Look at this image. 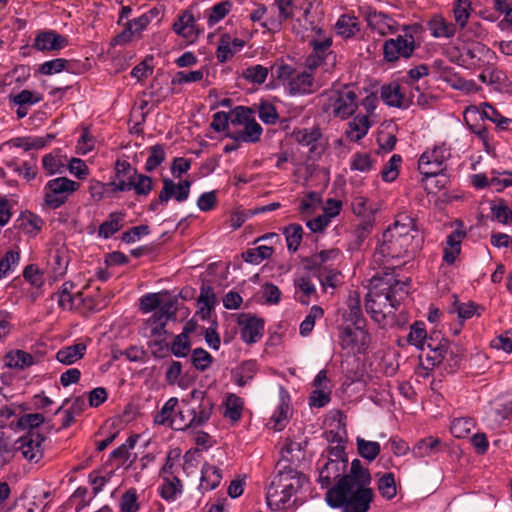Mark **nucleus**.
Instances as JSON below:
<instances>
[{"mask_svg": "<svg viewBox=\"0 0 512 512\" xmlns=\"http://www.w3.org/2000/svg\"><path fill=\"white\" fill-rule=\"evenodd\" d=\"M179 400L176 397L169 398L161 410L154 416V423L161 426L171 427L174 415L177 413Z\"/></svg>", "mask_w": 512, "mask_h": 512, "instance_id": "obj_44", "label": "nucleus"}, {"mask_svg": "<svg viewBox=\"0 0 512 512\" xmlns=\"http://www.w3.org/2000/svg\"><path fill=\"white\" fill-rule=\"evenodd\" d=\"M440 439L429 436L419 440L412 448L414 458L421 459L431 457L439 451Z\"/></svg>", "mask_w": 512, "mask_h": 512, "instance_id": "obj_42", "label": "nucleus"}, {"mask_svg": "<svg viewBox=\"0 0 512 512\" xmlns=\"http://www.w3.org/2000/svg\"><path fill=\"white\" fill-rule=\"evenodd\" d=\"M476 422L471 417H459L453 419L450 432L456 438H465L475 427Z\"/></svg>", "mask_w": 512, "mask_h": 512, "instance_id": "obj_57", "label": "nucleus"}, {"mask_svg": "<svg viewBox=\"0 0 512 512\" xmlns=\"http://www.w3.org/2000/svg\"><path fill=\"white\" fill-rule=\"evenodd\" d=\"M316 35L317 38L310 41L312 52L306 58V68L313 71L321 67L324 71L329 72L337 63V54L331 49L333 39L321 28L316 30Z\"/></svg>", "mask_w": 512, "mask_h": 512, "instance_id": "obj_4", "label": "nucleus"}, {"mask_svg": "<svg viewBox=\"0 0 512 512\" xmlns=\"http://www.w3.org/2000/svg\"><path fill=\"white\" fill-rule=\"evenodd\" d=\"M351 207L354 215L362 220H375V215L379 210V205L363 195L353 197Z\"/></svg>", "mask_w": 512, "mask_h": 512, "instance_id": "obj_34", "label": "nucleus"}, {"mask_svg": "<svg viewBox=\"0 0 512 512\" xmlns=\"http://www.w3.org/2000/svg\"><path fill=\"white\" fill-rule=\"evenodd\" d=\"M153 189V181L151 177L137 174L131 182H121L118 187V191L125 192L134 190L138 196H148Z\"/></svg>", "mask_w": 512, "mask_h": 512, "instance_id": "obj_35", "label": "nucleus"}, {"mask_svg": "<svg viewBox=\"0 0 512 512\" xmlns=\"http://www.w3.org/2000/svg\"><path fill=\"white\" fill-rule=\"evenodd\" d=\"M245 46V41L238 37H232L229 33H224L220 36L217 49L216 58L219 63H226L240 52Z\"/></svg>", "mask_w": 512, "mask_h": 512, "instance_id": "obj_21", "label": "nucleus"}, {"mask_svg": "<svg viewBox=\"0 0 512 512\" xmlns=\"http://www.w3.org/2000/svg\"><path fill=\"white\" fill-rule=\"evenodd\" d=\"M495 59V53L480 42L466 43L459 56V64L466 68H480L490 64Z\"/></svg>", "mask_w": 512, "mask_h": 512, "instance_id": "obj_10", "label": "nucleus"}, {"mask_svg": "<svg viewBox=\"0 0 512 512\" xmlns=\"http://www.w3.org/2000/svg\"><path fill=\"white\" fill-rule=\"evenodd\" d=\"M136 169L126 160L118 159L115 162V179L110 185L114 192H119L118 187L121 182H131L136 176Z\"/></svg>", "mask_w": 512, "mask_h": 512, "instance_id": "obj_43", "label": "nucleus"}, {"mask_svg": "<svg viewBox=\"0 0 512 512\" xmlns=\"http://www.w3.org/2000/svg\"><path fill=\"white\" fill-rule=\"evenodd\" d=\"M295 299L301 304L308 305L317 298L316 286L309 274L296 275L294 278Z\"/></svg>", "mask_w": 512, "mask_h": 512, "instance_id": "obj_26", "label": "nucleus"}, {"mask_svg": "<svg viewBox=\"0 0 512 512\" xmlns=\"http://www.w3.org/2000/svg\"><path fill=\"white\" fill-rule=\"evenodd\" d=\"M231 123L234 125H242L243 129L231 136L236 141L245 143H256L260 140L263 128L256 121L252 109L237 106L231 112Z\"/></svg>", "mask_w": 512, "mask_h": 512, "instance_id": "obj_9", "label": "nucleus"}, {"mask_svg": "<svg viewBox=\"0 0 512 512\" xmlns=\"http://www.w3.org/2000/svg\"><path fill=\"white\" fill-rule=\"evenodd\" d=\"M358 107V96L350 86L332 90L327 99L326 111L335 118L345 120L349 118Z\"/></svg>", "mask_w": 512, "mask_h": 512, "instance_id": "obj_8", "label": "nucleus"}, {"mask_svg": "<svg viewBox=\"0 0 512 512\" xmlns=\"http://www.w3.org/2000/svg\"><path fill=\"white\" fill-rule=\"evenodd\" d=\"M287 89L292 95L313 93L317 86L312 71H297Z\"/></svg>", "mask_w": 512, "mask_h": 512, "instance_id": "obj_28", "label": "nucleus"}, {"mask_svg": "<svg viewBox=\"0 0 512 512\" xmlns=\"http://www.w3.org/2000/svg\"><path fill=\"white\" fill-rule=\"evenodd\" d=\"M43 208L54 210L64 204V177L52 179L46 183L43 189Z\"/></svg>", "mask_w": 512, "mask_h": 512, "instance_id": "obj_19", "label": "nucleus"}, {"mask_svg": "<svg viewBox=\"0 0 512 512\" xmlns=\"http://www.w3.org/2000/svg\"><path fill=\"white\" fill-rule=\"evenodd\" d=\"M5 364L9 368L23 370L34 364V357L23 350L11 351L5 356Z\"/></svg>", "mask_w": 512, "mask_h": 512, "instance_id": "obj_48", "label": "nucleus"}, {"mask_svg": "<svg viewBox=\"0 0 512 512\" xmlns=\"http://www.w3.org/2000/svg\"><path fill=\"white\" fill-rule=\"evenodd\" d=\"M64 166V156L61 148L45 154L42 158V167L47 175H54L61 171Z\"/></svg>", "mask_w": 512, "mask_h": 512, "instance_id": "obj_49", "label": "nucleus"}, {"mask_svg": "<svg viewBox=\"0 0 512 512\" xmlns=\"http://www.w3.org/2000/svg\"><path fill=\"white\" fill-rule=\"evenodd\" d=\"M224 407V417L232 422H238L242 417L244 400L236 394H229L224 401Z\"/></svg>", "mask_w": 512, "mask_h": 512, "instance_id": "obj_47", "label": "nucleus"}, {"mask_svg": "<svg viewBox=\"0 0 512 512\" xmlns=\"http://www.w3.org/2000/svg\"><path fill=\"white\" fill-rule=\"evenodd\" d=\"M233 3L230 0L220 1L204 11V18L208 27H213L222 21L232 10Z\"/></svg>", "mask_w": 512, "mask_h": 512, "instance_id": "obj_39", "label": "nucleus"}, {"mask_svg": "<svg viewBox=\"0 0 512 512\" xmlns=\"http://www.w3.org/2000/svg\"><path fill=\"white\" fill-rule=\"evenodd\" d=\"M480 115L482 119H486L495 124L497 131H507L512 124V119L503 116L493 105L488 102H483L479 105L468 106L463 113L465 123H468L469 118H475Z\"/></svg>", "mask_w": 512, "mask_h": 512, "instance_id": "obj_11", "label": "nucleus"}, {"mask_svg": "<svg viewBox=\"0 0 512 512\" xmlns=\"http://www.w3.org/2000/svg\"><path fill=\"white\" fill-rule=\"evenodd\" d=\"M153 11L144 13L141 16L134 18L126 23L125 29L114 38L115 45H125L133 40L137 35H140L151 22Z\"/></svg>", "mask_w": 512, "mask_h": 512, "instance_id": "obj_18", "label": "nucleus"}, {"mask_svg": "<svg viewBox=\"0 0 512 512\" xmlns=\"http://www.w3.org/2000/svg\"><path fill=\"white\" fill-rule=\"evenodd\" d=\"M182 364L179 361H171L165 372V381L169 385H178L182 389L188 387V382L181 377Z\"/></svg>", "mask_w": 512, "mask_h": 512, "instance_id": "obj_58", "label": "nucleus"}, {"mask_svg": "<svg viewBox=\"0 0 512 512\" xmlns=\"http://www.w3.org/2000/svg\"><path fill=\"white\" fill-rule=\"evenodd\" d=\"M39 438V435H37ZM18 452L28 461L38 462L41 457L40 441L33 439V434L22 436L17 440Z\"/></svg>", "mask_w": 512, "mask_h": 512, "instance_id": "obj_36", "label": "nucleus"}, {"mask_svg": "<svg viewBox=\"0 0 512 512\" xmlns=\"http://www.w3.org/2000/svg\"><path fill=\"white\" fill-rule=\"evenodd\" d=\"M381 99L386 105L400 109H408L413 103L410 87L398 82L382 86Z\"/></svg>", "mask_w": 512, "mask_h": 512, "instance_id": "obj_13", "label": "nucleus"}, {"mask_svg": "<svg viewBox=\"0 0 512 512\" xmlns=\"http://www.w3.org/2000/svg\"><path fill=\"white\" fill-rule=\"evenodd\" d=\"M119 507L122 512H138L141 504L137 489L132 487L126 490L119 500Z\"/></svg>", "mask_w": 512, "mask_h": 512, "instance_id": "obj_59", "label": "nucleus"}, {"mask_svg": "<svg viewBox=\"0 0 512 512\" xmlns=\"http://www.w3.org/2000/svg\"><path fill=\"white\" fill-rule=\"evenodd\" d=\"M222 480V471L211 464H204L201 469L200 488L204 491L214 490Z\"/></svg>", "mask_w": 512, "mask_h": 512, "instance_id": "obj_38", "label": "nucleus"}, {"mask_svg": "<svg viewBox=\"0 0 512 512\" xmlns=\"http://www.w3.org/2000/svg\"><path fill=\"white\" fill-rule=\"evenodd\" d=\"M471 12L472 7L470 0H455L453 4V16L456 27L459 26L463 29L468 23Z\"/></svg>", "mask_w": 512, "mask_h": 512, "instance_id": "obj_52", "label": "nucleus"}, {"mask_svg": "<svg viewBox=\"0 0 512 512\" xmlns=\"http://www.w3.org/2000/svg\"><path fill=\"white\" fill-rule=\"evenodd\" d=\"M195 25L196 20L192 11L185 10L178 15V18L174 22L172 29L177 35L183 38L193 39L197 36Z\"/></svg>", "mask_w": 512, "mask_h": 512, "instance_id": "obj_33", "label": "nucleus"}, {"mask_svg": "<svg viewBox=\"0 0 512 512\" xmlns=\"http://www.w3.org/2000/svg\"><path fill=\"white\" fill-rule=\"evenodd\" d=\"M402 164V157L399 154H393L384 164L381 170V178L384 182H393L397 179Z\"/></svg>", "mask_w": 512, "mask_h": 512, "instance_id": "obj_61", "label": "nucleus"}, {"mask_svg": "<svg viewBox=\"0 0 512 512\" xmlns=\"http://www.w3.org/2000/svg\"><path fill=\"white\" fill-rule=\"evenodd\" d=\"M76 132L79 133L75 146L76 154L84 156L93 151L96 145V138L91 131V126L81 124L77 127Z\"/></svg>", "mask_w": 512, "mask_h": 512, "instance_id": "obj_37", "label": "nucleus"}, {"mask_svg": "<svg viewBox=\"0 0 512 512\" xmlns=\"http://www.w3.org/2000/svg\"><path fill=\"white\" fill-rule=\"evenodd\" d=\"M292 416L291 397L283 386L279 388V402L270 417V424L275 431H282Z\"/></svg>", "mask_w": 512, "mask_h": 512, "instance_id": "obj_16", "label": "nucleus"}, {"mask_svg": "<svg viewBox=\"0 0 512 512\" xmlns=\"http://www.w3.org/2000/svg\"><path fill=\"white\" fill-rule=\"evenodd\" d=\"M51 138V135H48L47 138L37 136L16 137L4 142L1 147L21 148L24 151L39 150L44 148Z\"/></svg>", "mask_w": 512, "mask_h": 512, "instance_id": "obj_32", "label": "nucleus"}, {"mask_svg": "<svg viewBox=\"0 0 512 512\" xmlns=\"http://www.w3.org/2000/svg\"><path fill=\"white\" fill-rule=\"evenodd\" d=\"M336 36L344 41L357 39L361 34L362 25L360 19L353 11L341 14L334 26Z\"/></svg>", "mask_w": 512, "mask_h": 512, "instance_id": "obj_15", "label": "nucleus"}, {"mask_svg": "<svg viewBox=\"0 0 512 512\" xmlns=\"http://www.w3.org/2000/svg\"><path fill=\"white\" fill-rule=\"evenodd\" d=\"M293 135L299 144L308 146L311 150L317 148L318 142L322 138V133L319 127L299 129L294 131Z\"/></svg>", "mask_w": 512, "mask_h": 512, "instance_id": "obj_46", "label": "nucleus"}, {"mask_svg": "<svg viewBox=\"0 0 512 512\" xmlns=\"http://www.w3.org/2000/svg\"><path fill=\"white\" fill-rule=\"evenodd\" d=\"M366 21L368 27L381 36L394 34L398 31L397 21L383 12L370 10L366 15Z\"/></svg>", "mask_w": 512, "mask_h": 512, "instance_id": "obj_20", "label": "nucleus"}, {"mask_svg": "<svg viewBox=\"0 0 512 512\" xmlns=\"http://www.w3.org/2000/svg\"><path fill=\"white\" fill-rule=\"evenodd\" d=\"M418 30V25H407L403 27V35L384 41L383 59L388 63H396L401 58L409 59L419 46L414 37Z\"/></svg>", "mask_w": 512, "mask_h": 512, "instance_id": "obj_6", "label": "nucleus"}, {"mask_svg": "<svg viewBox=\"0 0 512 512\" xmlns=\"http://www.w3.org/2000/svg\"><path fill=\"white\" fill-rule=\"evenodd\" d=\"M428 29L434 38H452L457 32L456 24L440 14H435L428 21Z\"/></svg>", "mask_w": 512, "mask_h": 512, "instance_id": "obj_31", "label": "nucleus"}, {"mask_svg": "<svg viewBox=\"0 0 512 512\" xmlns=\"http://www.w3.org/2000/svg\"><path fill=\"white\" fill-rule=\"evenodd\" d=\"M307 478L298 471L288 468L279 471L272 479L266 492V502L271 510H284L292 505V497L307 483Z\"/></svg>", "mask_w": 512, "mask_h": 512, "instance_id": "obj_3", "label": "nucleus"}, {"mask_svg": "<svg viewBox=\"0 0 512 512\" xmlns=\"http://www.w3.org/2000/svg\"><path fill=\"white\" fill-rule=\"evenodd\" d=\"M236 323L239 327L241 340L252 345L261 340L264 334V320L251 314L240 313L237 315Z\"/></svg>", "mask_w": 512, "mask_h": 512, "instance_id": "obj_12", "label": "nucleus"}, {"mask_svg": "<svg viewBox=\"0 0 512 512\" xmlns=\"http://www.w3.org/2000/svg\"><path fill=\"white\" fill-rule=\"evenodd\" d=\"M213 404L209 399H202L197 407H192V416L194 417V427H199L206 423L212 414Z\"/></svg>", "mask_w": 512, "mask_h": 512, "instance_id": "obj_63", "label": "nucleus"}, {"mask_svg": "<svg viewBox=\"0 0 512 512\" xmlns=\"http://www.w3.org/2000/svg\"><path fill=\"white\" fill-rule=\"evenodd\" d=\"M62 38L53 31L40 32L34 42V47L39 51H50L61 47Z\"/></svg>", "mask_w": 512, "mask_h": 512, "instance_id": "obj_50", "label": "nucleus"}, {"mask_svg": "<svg viewBox=\"0 0 512 512\" xmlns=\"http://www.w3.org/2000/svg\"><path fill=\"white\" fill-rule=\"evenodd\" d=\"M124 218L125 214L121 212L109 214L107 220L99 226L98 235L105 239L110 238L122 228Z\"/></svg>", "mask_w": 512, "mask_h": 512, "instance_id": "obj_45", "label": "nucleus"}, {"mask_svg": "<svg viewBox=\"0 0 512 512\" xmlns=\"http://www.w3.org/2000/svg\"><path fill=\"white\" fill-rule=\"evenodd\" d=\"M370 484L369 470L360 460L354 459L350 472L328 489L326 501L330 507L340 508L342 512H367L374 498Z\"/></svg>", "mask_w": 512, "mask_h": 512, "instance_id": "obj_1", "label": "nucleus"}, {"mask_svg": "<svg viewBox=\"0 0 512 512\" xmlns=\"http://www.w3.org/2000/svg\"><path fill=\"white\" fill-rule=\"evenodd\" d=\"M163 187L159 194V200L161 203H167L171 198H174L178 202H184L190 195L191 181L183 180L175 183L169 178L162 180Z\"/></svg>", "mask_w": 512, "mask_h": 512, "instance_id": "obj_17", "label": "nucleus"}, {"mask_svg": "<svg viewBox=\"0 0 512 512\" xmlns=\"http://www.w3.org/2000/svg\"><path fill=\"white\" fill-rule=\"evenodd\" d=\"M62 259H63V251L62 247L59 245H54L50 247L47 251V265L50 267L51 271L54 273V277L57 279L64 275V270H62Z\"/></svg>", "mask_w": 512, "mask_h": 512, "instance_id": "obj_54", "label": "nucleus"}, {"mask_svg": "<svg viewBox=\"0 0 512 512\" xmlns=\"http://www.w3.org/2000/svg\"><path fill=\"white\" fill-rule=\"evenodd\" d=\"M274 5L278 8V20L269 19L261 22V26L270 31L280 30L282 22L292 19L295 11L294 0H275Z\"/></svg>", "mask_w": 512, "mask_h": 512, "instance_id": "obj_29", "label": "nucleus"}, {"mask_svg": "<svg viewBox=\"0 0 512 512\" xmlns=\"http://www.w3.org/2000/svg\"><path fill=\"white\" fill-rule=\"evenodd\" d=\"M370 342L369 333L360 327L347 326L342 329L340 345L353 354L364 353Z\"/></svg>", "mask_w": 512, "mask_h": 512, "instance_id": "obj_14", "label": "nucleus"}, {"mask_svg": "<svg viewBox=\"0 0 512 512\" xmlns=\"http://www.w3.org/2000/svg\"><path fill=\"white\" fill-rule=\"evenodd\" d=\"M189 427H194V417L192 416V406L186 401L182 400L177 413L172 420L171 429L182 431Z\"/></svg>", "mask_w": 512, "mask_h": 512, "instance_id": "obj_41", "label": "nucleus"}, {"mask_svg": "<svg viewBox=\"0 0 512 512\" xmlns=\"http://www.w3.org/2000/svg\"><path fill=\"white\" fill-rule=\"evenodd\" d=\"M356 445L359 455L368 460H375L381 451V446L376 441H368L361 437L356 438Z\"/></svg>", "mask_w": 512, "mask_h": 512, "instance_id": "obj_55", "label": "nucleus"}, {"mask_svg": "<svg viewBox=\"0 0 512 512\" xmlns=\"http://www.w3.org/2000/svg\"><path fill=\"white\" fill-rule=\"evenodd\" d=\"M323 316L324 310L322 309V307L318 305L312 306L309 310V313L306 315L305 319L300 324V335L303 337L309 336L315 326L316 320L321 319Z\"/></svg>", "mask_w": 512, "mask_h": 512, "instance_id": "obj_62", "label": "nucleus"}, {"mask_svg": "<svg viewBox=\"0 0 512 512\" xmlns=\"http://www.w3.org/2000/svg\"><path fill=\"white\" fill-rule=\"evenodd\" d=\"M192 366L200 371L204 372L210 368L213 363L212 355L203 348H195L190 357Z\"/></svg>", "mask_w": 512, "mask_h": 512, "instance_id": "obj_64", "label": "nucleus"}, {"mask_svg": "<svg viewBox=\"0 0 512 512\" xmlns=\"http://www.w3.org/2000/svg\"><path fill=\"white\" fill-rule=\"evenodd\" d=\"M385 232L391 233L399 238H413V241H415L417 229L414 219L409 215L402 213L397 215L393 225L388 227Z\"/></svg>", "mask_w": 512, "mask_h": 512, "instance_id": "obj_30", "label": "nucleus"}, {"mask_svg": "<svg viewBox=\"0 0 512 512\" xmlns=\"http://www.w3.org/2000/svg\"><path fill=\"white\" fill-rule=\"evenodd\" d=\"M466 237V232L463 230L452 231L445 240L442 249V260L447 265H453L457 261L461 253V245Z\"/></svg>", "mask_w": 512, "mask_h": 512, "instance_id": "obj_23", "label": "nucleus"}, {"mask_svg": "<svg viewBox=\"0 0 512 512\" xmlns=\"http://www.w3.org/2000/svg\"><path fill=\"white\" fill-rule=\"evenodd\" d=\"M283 234L286 238L287 249L294 253L298 250L303 239V228L300 224H290L285 227Z\"/></svg>", "mask_w": 512, "mask_h": 512, "instance_id": "obj_53", "label": "nucleus"}, {"mask_svg": "<svg viewBox=\"0 0 512 512\" xmlns=\"http://www.w3.org/2000/svg\"><path fill=\"white\" fill-rule=\"evenodd\" d=\"M348 460H337L331 458L319 470V482L322 487H329L333 481L337 482L346 474Z\"/></svg>", "mask_w": 512, "mask_h": 512, "instance_id": "obj_22", "label": "nucleus"}, {"mask_svg": "<svg viewBox=\"0 0 512 512\" xmlns=\"http://www.w3.org/2000/svg\"><path fill=\"white\" fill-rule=\"evenodd\" d=\"M450 157L451 148L447 143H435L420 155L418 170L426 178L437 176L445 170L446 161Z\"/></svg>", "mask_w": 512, "mask_h": 512, "instance_id": "obj_7", "label": "nucleus"}, {"mask_svg": "<svg viewBox=\"0 0 512 512\" xmlns=\"http://www.w3.org/2000/svg\"><path fill=\"white\" fill-rule=\"evenodd\" d=\"M418 244L413 238H399L391 233L384 231L381 243L376 247L373 254V260L379 266L386 265L391 259L406 257L414 252Z\"/></svg>", "mask_w": 512, "mask_h": 512, "instance_id": "obj_5", "label": "nucleus"}, {"mask_svg": "<svg viewBox=\"0 0 512 512\" xmlns=\"http://www.w3.org/2000/svg\"><path fill=\"white\" fill-rule=\"evenodd\" d=\"M408 292V284L404 281L374 276L365 298L366 312L375 322L384 325L386 317L394 313Z\"/></svg>", "mask_w": 512, "mask_h": 512, "instance_id": "obj_2", "label": "nucleus"}, {"mask_svg": "<svg viewBox=\"0 0 512 512\" xmlns=\"http://www.w3.org/2000/svg\"><path fill=\"white\" fill-rule=\"evenodd\" d=\"M317 277L322 290L328 292V289L334 290L342 283V274L339 270L328 266L317 269Z\"/></svg>", "mask_w": 512, "mask_h": 512, "instance_id": "obj_40", "label": "nucleus"}, {"mask_svg": "<svg viewBox=\"0 0 512 512\" xmlns=\"http://www.w3.org/2000/svg\"><path fill=\"white\" fill-rule=\"evenodd\" d=\"M407 341L409 344L421 350L427 347L433 352H439V356L442 355L443 347L441 345H433L432 340L427 339L425 324L423 322H415L411 326Z\"/></svg>", "mask_w": 512, "mask_h": 512, "instance_id": "obj_27", "label": "nucleus"}, {"mask_svg": "<svg viewBox=\"0 0 512 512\" xmlns=\"http://www.w3.org/2000/svg\"><path fill=\"white\" fill-rule=\"evenodd\" d=\"M191 349V342L187 331L176 335L171 343V353L178 358L186 357Z\"/></svg>", "mask_w": 512, "mask_h": 512, "instance_id": "obj_60", "label": "nucleus"}, {"mask_svg": "<svg viewBox=\"0 0 512 512\" xmlns=\"http://www.w3.org/2000/svg\"><path fill=\"white\" fill-rule=\"evenodd\" d=\"M375 225V220H362L353 230L354 239L350 243L352 249H358L364 240L370 235Z\"/></svg>", "mask_w": 512, "mask_h": 512, "instance_id": "obj_56", "label": "nucleus"}, {"mask_svg": "<svg viewBox=\"0 0 512 512\" xmlns=\"http://www.w3.org/2000/svg\"><path fill=\"white\" fill-rule=\"evenodd\" d=\"M373 125L369 115L358 113L348 123L345 130L346 137L352 142H358L363 139Z\"/></svg>", "mask_w": 512, "mask_h": 512, "instance_id": "obj_25", "label": "nucleus"}, {"mask_svg": "<svg viewBox=\"0 0 512 512\" xmlns=\"http://www.w3.org/2000/svg\"><path fill=\"white\" fill-rule=\"evenodd\" d=\"M491 218L501 224H508L512 221V208L504 199L493 201L490 206Z\"/></svg>", "mask_w": 512, "mask_h": 512, "instance_id": "obj_51", "label": "nucleus"}, {"mask_svg": "<svg viewBox=\"0 0 512 512\" xmlns=\"http://www.w3.org/2000/svg\"><path fill=\"white\" fill-rule=\"evenodd\" d=\"M161 483L157 487L158 495L166 502H175L180 498L184 491V486L180 478L176 476H159Z\"/></svg>", "mask_w": 512, "mask_h": 512, "instance_id": "obj_24", "label": "nucleus"}]
</instances>
